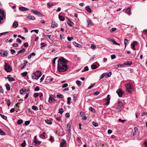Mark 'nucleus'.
I'll return each instance as SVG.
<instances>
[{"label": "nucleus", "mask_w": 147, "mask_h": 147, "mask_svg": "<svg viewBox=\"0 0 147 147\" xmlns=\"http://www.w3.org/2000/svg\"><path fill=\"white\" fill-rule=\"evenodd\" d=\"M91 67L92 69H95L97 68V65L94 64H93L91 65Z\"/></svg>", "instance_id": "obj_30"}, {"label": "nucleus", "mask_w": 147, "mask_h": 147, "mask_svg": "<svg viewBox=\"0 0 147 147\" xmlns=\"http://www.w3.org/2000/svg\"><path fill=\"white\" fill-rule=\"evenodd\" d=\"M41 142L39 141L38 140H36V142H34V143H35L36 145L37 144H40L41 143Z\"/></svg>", "instance_id": "obj_55"}, {"label": "nucleus", "mask_w": 147, "mask_h": 147, "mask_svg": "<svg viewBox=\"0 0 147 147\" xmlns=\"http://www.w3.org/2000/svg\"><path fill=\"white\" fill-rule=\"evenodd\" d=\"M50 140L51 142H53L54 141V139L53 138L52 136H51L50 139Z\"/></svg>", "instance_id": "obj_59"}, {"label": "nucleus", "mask_w": 147, "mask_h": 147, "mask_svg": "<svg viewBox=\"0 0 147 147\" xmlns=\"http://www.w3.org/2000/svg\"><path fill=\"white\" fill-rule=\"evenodd\" d=\"M111 75V72H109V73H107L106 75V76L107 77H109Z\"/></svg>", "instance_id": "obj_58"}, {"label": "nucleus", "mask_w": 147, "mask_h": 147, "mask_svg": "<svg viewBox=\"0 0 147 147\" xmlns=\"http://www.w3.org/2000/svg\"><path fill=\"white\" fill-rule=\"evenodd\" d=\"M32 109L33 110L36 111L38 110V108L37 107L34 106H33L32 107Z\"/></svg>", "instance_id": "obj_36"}, {"label": "nucleus", "mask_w": 147, "mask_h": 147, "mask_svg": "<svg viewBox=\"0 0 147 147\" xmlns=\"http://www.w3.org/2000/svg\"><path fill=\"white\" fill-rule=\"evenodd\" d=\"M36 73L34 72L33 73L32 76V78L33 79L38 80L40 76V74H39V75L37 76V77H36Z\"/></svg>", "instance_id": "obj_11"}, {"label": "nucleus", "mask_w": 147, "mask_h": 147, "mask_svg": "<svg viewBox=\"0 0 147 147\" xmlns=\"http://www.w3.org/2000/svg\"><path fill=\"white\" fill-rule=\"evenodd\" d=\"M10 51L11 52V54L12 55L14 53L16 52L13 49H11L10 50Z\"/></svg>", "instance_id": "obj_57"}, {"label": "nucleus", "mask_w": 147, "mask_h": 147, "mask_svg": "<svg viewBox=\"0 0 147 147\" xmlns=\"http://www.w3.org/2000/svg\"><path fill=\"white\" fill-rule=\"evenodd\" d=\"M24 47L26 48H27L28 47V45L27 42L25 43L24 44Z\"/></svg>", "instance_id": "obj_61"}, {"label": "nucleus", "mask_w": 147, "mask_h": 147, "mask_svg": "<svg viewBox=\"0 0 147 147\" xmlns=\"http://www.w3.org/2000/svg\"><path fill=\"white\" fill-rule=\"evenodd\" d=\"M74 45L77 47H82V46L80 45L77 43H76V42H75L74 43Z\"/></svg>", "instance_id": "obj_39"}, {"label": "nucleus", "mask_w": 147, "mask_h": 147, "mask_svg": "<svg viewBox=\"0 0 147 147\" xmlns=\"http://www.w3.org/2000/svg\"><path fill=\"white\" fill-rule=\"evenodd\" d=\"M89 109L91 111L93 112H94V111H95V110L93 108H92V107H90L89 108Z\"/></svg>", "instance_id": "obj_62"}, {"label": "nucleus", "mask_w": 147, "mask_h": 147, "mask_svg": "<svg viewBox=\"0 0 147 147\" xmlns=\"http://www.w3.org/2000/svg\"><path fill=\"white\" fill-rule=\"evenodd\" d=\"M59 20L61 21H63L65 20V18L64 17L61 16H59Z\"/></svg>", "instance_id": "obj_24"}, {"label": "nucleus", "mask_w": 147, "mask_h": 147, "mask_svg": "<svg viewBox=\"0 0 147 147\" xmlns=\"http://www.w3.org/2000/svg\"><path fill=\"white\" fill-rule=\"evenodd\" d=\"M51 26L53 28H56L57 27V24L55 21H53Z\"/></svg>", "instance_id": "obj_15"}, {"label": "nucleus", "mask_w": 147, "mask_h": 147, "mask_svg": "<svg viewBox=\"0 0 147 147\" xmlns=\"http://www.w3.org/2000/svg\"><path fill=\"white\" fill-rule=\"evenodd\" d=\"M0 115L1 117L5 120H6L7 119V117L5 115H3L1 114H0Z\"/></svg>", "instance_id": "obj_37"}, {"label": "nucleus", "mask_w": 147, "mask_h": 147, "mask_svg": "<svg viewBox=\"0 0 147 147\" xmlns=\"http://www.w3.org/2000/svg\"><path fill=\"white\" fill-rule=\"evenodd\" d=\"M5 86L6 87V89L7 91H9L10 90V85L7 83L5 84Z\"/></svg>", "instance_id": "obj_23"}, {"label": "nucleus", "mask_w": 147, "mask_h": 147, "mask_svg": "<svg viewBox=\"0 0 147 147\" xmlns=\"http://www.w3.org/2000/svg\"><path fill=\"white\" fill-rule=\"evenodd\" d=\"M26 18L30 20H34L35 19V18L34 16H32L30 15H29Z\"/></svg>", "instance_id": "obj_17"}, {"label": "nucleus", "mask_w": 147, "mask_h": 147, "mask_svg": "<svg viewBox=\"0 0 147 147\" xmlns=\"http://www.w3.org/2000/svg\"><path fill=\"white\" fill-rule=\"evenodd\" d=\"M91 47L92 48V49H95L96 48V46L94 45L93 44H91Z\"/></svg>", "instance_id": "obj_63"}, {"label": "nucleus", "mask_w": 147, "mask_h": 147, "mask_svg": "<svg viewBox=\"0 0 147 147\" xmlns=\"http://www.w3.org/2000/svg\"><path fill=\"white\" fill-rule=\"evenodd\" d=\"M57 68L58 71L60 72H64L67 70L69 67L67 65H62L61 63L58 65Z\"/></svg>", "instance_id": "obj_1"}, {"label": "nucleus", "mask_w": 147, "mask_h": 147, "mask_svg": "<svg viewBox=\"0 0 147 147\" xmlns=\"http://www.w3.org/2000/svg\"><path fill=\"white\" fill-rule=\"evenodd\" d=\"M21 146L23 147H24L26 146V142L25 140H24L23 142L21 144Z\"/></svg>", "instance_id": "obj_43"}, {"label": "nucleus", "mask_w": 147, "mask_h": 147, "mask_svg": "<svg viewBox=\"0 0 147 147\" xmlns=\"http://www.w3.org/2000/svg\"><path fill=\"white\" fill-rule=\"evenodd\" d=\"M86 9L87 11H88L90 13L92 12V10L90 8V7L88 6H87L86 7Z\"/></svg>", "instance_id": "obj_27"}, {"label": "nucleus", "mask_w": 147, "mask_h": 147, "mask_svg": "<svg viewBox=\"0 0 147 147\" xmlns=\"http://www.w3.org/2000/svg\"><path fill=\"white\" fill-rule=\"evenodd\" d=\"M5 67L4 69L7 72H10L11 71L12 69L10 65L8 63L5 62Z\"/></svg>", "instance_id": "obj_4"}, {"label": "nucleus", "mask_w": 147, "mask_h": 147, "mask_svg": "<svg viewBox=\"0 0 147 147\" xmlns=\"http://www.w3.org/2000/svg\"><path fill=\"white\" fill-rule=\"evenodd\" d=\"M0 134L1 135H5V134L4 132L2 130L0 129Z\"/></svg>", "instance_id": "obj_38"}, {"label": "nucleus", "mask_w": 147, "mask_h": 147, "mask_svg": "<svg viewBox=\"0 0 147 147\" xmlns=\"http://www.w3.org/2000/svg\"><path fill=\"white\" fill-rule=\"evenodd\" d=\"M30 123V121H25V124L26 125H28Z\"/></svg>", "instance_id": "obj_53"}, {"label": "nucleus", "mask_w": 147, "mask_h": 147, "mask_svg": "<svg viewBox=\"0 0 147 147\" xmlns=\"http://www.w3.org/2000/svg\"><path fill=\"white\" fill-rule=\"evenodd\" d=\"M19 9L21 11H27L29 10V9L24 7H19Z\"/></svg>", "instance_id": "obj_16"}, {"label": "nucleus", "mask_w": 147, "mask_h": 147, "mask_svg": "<svg viewBox=\"0 0 147 147\" xmlns=\"http://www.w3.org/2000/svg\"><path fill=\"white\" fill-rule=\"evenodd\" d=\"M138 45V43L136 42H132L131 46V48L134 50H136L135 46V45Z\"/></svg>", "instance_id": "obj_12"}, {"label": "nucleus", "mask_w": 147, "mask_h": 147, "mask_svg": "<svg viewBox=\"0 0 147 147\" xmlns=\"http://www.w3.org/2000/svg\"><path fill=\"white\" fill-rule=\"evenodd\" d=\"M25 51V49L24 48H22V49L19 51H18V54H17V55L19 53H24Z\"/></svg>", "instance_id": "obj_26"}, {"label": "nucleus", "mask_w": 147, "mask_h": 147, "mask_svg": "<svg viewBox=\"0 0 147 147\" xmlns=\"http://www.w3.org/2000/svg\"><path fill=\"white\" fill-rule=\"evenodd\" d=\"M116 30V28H112L110 30V32H112L115 31Z\"/></svg>", "instance_id": "obj_47"}, {"label": "nucleus", "mask_w": 147, "mask_h": 147, "mask_svg": "<svg viewBox=\"0 0 147 147\" xmlns=\"http://www.w3.org/2000/svg\"><path fill=\"white\" fill-rule=\"evenodd\" d=\"M35 53L33 52L31 53L28 56V59H30L32 56H35Z\"/></svg>", "instance_id": "obj_29"}, {"label": "nucleus", "mask_w": 147, "mask_h": 147, "mask_svg": "<svg viewBox=\"0 0 147 147\" xmlns=\"http://www.w3.org/2000/svg\"><path fill=\"white\" fill-rule=\"evenodd\" d=\"M110 99V95H108L107 97V99H106V100L107 101V102H106V105H108L109 103V100Z\"/></svg>", "instance_id": "obj_21"}, {"label": "nucleus", "mask_w": 147, "mask_h": 147, "mask_svg": "<svg viewBox=\"0 0 147 147\" xmlns=\"http://www.w3.org/2000/svg\"><path fill=\"white\" fill-rule=\"evenodd\" d=\"M132 64V62L130 61H127L124 64L126 65H131Z\"/></svg>", "instance_id": "obj_25"}, {"label": "nucleus", "mask_w": 147, "mask_h": 147, "mask_svg": "<svg viewBox=\"0 0 147 147\" xmlns=\"http://www.w3.org/2000/svg\"><path fill=\"white\" fill-rule=\"evenodd\" d=\"M64 111L63 109H59V113H60L61 114H62V113Z\"/></svg>", "instance_id": "obj_44"}, {"label": "nucleus", "mask_w": 147, "mask_h": 147, "mask_svg": "<svg viewBox=\"0 0 147 147\" xmlns=\"http://www.w3.org/2000/svg\"><path fill=\"white\" fill-rule=\"evenodd\" d=\"M73 100L75 102L76 101V98L77 97V95L76 94H74L73 95Z\"/></svg>", "instance_id": "obj_40"}, {"label": "nucleus", "mask_w": 147, "mask_h": 147, "mask_svg": "<svg viewBox=\"0 0 147 147\" xmlns=\"http://www.w3.org/2000/svg\"><path fill=\"white\" fill-rule=\"evenodd\" d=\"M5 18V16L4 15V11L0 9V23H1V21L3 20Z\"/></svg>", "instance_id": "obj_5"}, {"label": "nucleus", "mask_w": 147, "mask_h": 147, "mask_svg": "<svg viewBox=\"0 0 147 147\" xmlns=\"http://www.w3.org/2000/svg\"><path fill=\"white\" fill-rule=\"evenodd\" d=\"M57 97L58 98H63V96L61 94H58L57 95Z\"/></svg>", "instance_id": "obj_48"}, {"label": "nucleus", "mask_w": 147, "mask_h": 147, "mask_svg": "<svg viewBox=\"0 0 147 147\" xmlns=\"http://www.w3.org/2000/svg\"><path fill=\"white\" fill-rule=\"evenodd\" d=\"M124 42L125 46V48H126V46L129 42V40H128L127 39H125L124 40Z\"/></svg>", "instance_id": "obj_20"}, {"label": "nucleus", "mask_w": 147, "mask_h": 147, "mask_svg": "<svg viewBox=\"0 0 147 147\" xmlns=\"http://www.w3.org/2000/svg\"><path fill=\"white\" fill-rule=\"evenodd\" d=\"M10 76V75H8L7 76V77H5V78L8 79V81L10 82L14 81L15 79L14 78L9 77Z\"/></svg>", "instance_id": "obj_13"}, {"label": "nucleus", "mask_w": 147, "mask_h": 147, "mask_svg": "<svg viewBox=\"0 0 147 147\" xmlns=\"http://www.w3.org/2000/svg\"><path fill=\"white\" fill-rule=\"evenodd\" d=\"M123 103L122 102L119 101L117 104V109H119L122 106Z\"/></svg>", "instance_id": "obj_14"}, {"label": "nucleus", "mask_w": 147, "mask_h": 147, "mask_svg": "<svg viewBox=\"0 0 147 147\" xmlns=\"http://www.w3.org/2000/svg\"><path fill=\"white\" fill-rule=\"evenodd\" d=\"M143 144L145 146V147H147V142L146 141H145Z\"/></svg>", "instance_id": "obj_64"}, {"label": "nucleus", "mask_w": 147, "mask_h": 147, "mask_svg": "<svg viewBox=\"0 0 147 147\" xmlns=\"http://www.w3.org/2000/svg\"><path fill=\"white\" fill-rule=\"evenodd\" d=\"M95 83H94V84H92L91 85L88 87V89H90L92 87H93V86H94Z\"/></svg>", "instance_id": "obj_54"}, {"label": "nucleus", "mask_w": 147, "mask_h": 147, "mask_svg": "<svg viewBox=\"0 0 147 147\" xmlns=\"http://www.w3.org/2000/svg\"><path fill=\"white\" fill-rule=\"evenodd\" d=\"M34 73H36V77H37V76L39 75V74L40 75V76H41L42 74H41V72L40 71H36V72H34Z\"/></svg>", "instance_id": "obj_32"}, {"label": "nucleus", "mask_w": 147, "mask_h": 147, "mask_svg": "<svg viewBox=\"0 0 147 147\" xmlns=\"http://www.w3.org/2000/svg\"><path fill=\"white\" fill-rule=\"evenodd\" d=\"M72 123L71 122H69L67 124V127L68 128V129H71V128Z\"/></svg>", "instance_id": "obj_19"}, {"label": "nucleus", "mask_w": 147, "mask_h": 147, "mask_svg": "<svg viewBox=\"0 0 147 147\" xmlns=\"http://www.w3.org/2000/svg\"><path fill=\"white\" fill-rule=\"evenodd\" d=\"M39 95V94L37 93H34V96L35 98L37 97Z\"/></svg>", "instance_id": "obj_50"}, {"label": "nucleus", "mask_w": 147, "mask_h": 147, "mask_svg": "<svg viewBox=\"0 0 147 147\" xmlns=\"http://www.w3.org/2000/svg\"><path fill=\"white\" fill-rule=\"evenodd\" d=\"M45 121L48 124H50L51 123V121L48 120H46Z\"/></svg>", "instance_id": "obj_49"}, {"label": "nucleus", "mask_w": 147, "mask_h": 147, "mask_svg": "<svg viewBox=\"0 0 147 147\" xmlns=\"http://www.w3.org/2000/svg\"><path fill=\"white\" fill-rule=\"evenodd\" d=\"M31 11L35 15H38L39 16H42V14L40 12H38L36 10L32 9Z\"/></svg>", "instance_id": "obj_9"}, {"label": "nucleus", "mask_w": 147, "mask_h": 147, "mask_svg": "<svg viewBox=\"0 0 147 147\" xmlns=\"http://www.w3.org/2000/svg\"><path fill=\"white\" fill-rule=\"evenodd\" d=\"M56 100L53 94L50 95L49 97V102L50 103H52L55 102Z\"/></svg>", "instance_id": "obj_6"}, {"label": "nucleus", "mask_w": 147, "mask_h": 147, "mask_svg": "<svg viewBox=\"0 0 147 147\" xmlns=\"http://www.w3.org/2000/svg\"><path fill=\"white\" fill-rule=\"evenodd\" d=\"M110 41H111L112 42H113V44H114L115 45H120V44L117 43L113 39H111L110 40Z\"/></svg>", "instance_id": "obj_28"}, {"label": "nucleus", "mask_w": 147, "mask_h": 147, "mask_svg": "<svg viewBox=\"0 0 147 147\" xmlns=\"http://www.w3.org/2000/svg\"><path fill=\"white\" fill-rule=\"evenodd\" d=\"M87 22L88 23V26H91L93 24L92 22L90 20H87Z\"/></svg>", "instance_id": "obj_18"}, {"label": "nucleus", "mask_w": 147, "mask_h": 147, "mask_svg": "<svg viewBox=\"0 0 147 147\" xmlns=\"http://www.w3.org/2000/svg\"><path fill=\"white\" fill-rule=\"evenodd\" d=\"M126 91L129 93L133 91V86L130 83L127 84L125 85Z\"/></svg>", "instance_id": "obj_2"}, {"label": "nucleus", "mask_w": 147, "mask_h": 147, "mask_svg": "<svg viewBox=\"0 0 147 147\" xmlns=\"http://www.w3.org/2000/svg\"><path fill=\"white\" fill-rule=\"evenodd\" d=\"M53 5L52 3H48L47 4V6L49 7H51Z\"/></svg>", "instance_id": "obj_42"}, {"label": "nucleus", "mask_w": 147, "mask_h": 147, "mask_svg": "<svg viewBox=\"0 0 147 147\" xmlns=\"http://www.w3.org/2000/svg\"><path fill=\"white\" fill-rule=\"evenodd\" d=\"M92 124L95 127H96L98 126V124L97 123H95V122L93 121L92 123Z\"/></svg>", "instance_id": "obj_45"}, {"label": "nucleus", "mask_w": 147, "mask_h": 147, "mask_svg": "<svg viewBox=\"0 0 147 147\" xmlns=\"http://www.w3.org/2000/svg\"><path fill=\"white\" fill-rule=\"evenodd\" d=\"M67 146V143L65 140H63L60 144L59 147H65Z\"/></svg>", "instance_id": "obj_8"}, {"label": "nucleus", "mask_w": 147, "mask_h": 147, "mask_svg": "<svg viewBox=\"0 0 147 147\" xmlns=\"http://www.w3.org/2000/svg\"><path fill=\"white\" fill-rule=\"evenodd\" d=\"M68 63V61L67 60L63 58H60L58 60V65H59L60 63L62 65H64V64L67 65Z\"/></svg>", "instance_id": "obj_3"}, {"label": "nucleus", "mask_w": 147, "mask_h": 147, "mask_svg": "<svg viewBox=\"0 0 147 147\" xmlns=\"http://www.w3.org/2000/svg\"><path fill=\"white\" fill-rule=\"evenodd\" d=\"M71 21L70 20H68L67 22V23L70 26H72V25L71 24Z\"/></svg>", "instance_id": "obj_52"}, {"label": "nucleus", "mask_w": 147, "mask_h": 147, "mask_svg": "<svg viewBox=\"0 0 147 147\" xmlns=\"http://www.w3.org/2000/svg\"><path fill=\"white\" fill-rule=\"evenodd\" d=\"M116 93L118 94L119 96L121 97L122 96V95L123 94V92L122 91L121 89L119 88L116 91Z\"/></svg>", "instance_id": "obj_7"}, {"label": "nucleus", "mask_w": 147, "mask_h": 147, "mask_svg": "<svg viewBox=\"0 0 147 147\" xmlns=\"http://www.w3.org/2000/svg\"><path fill=\"white\" fill-rule=\"evenodd\" d=\"M123 11L125 12L126 13L128 14L129 15H130L131 13L130 10V8L128 7L127 8L124 9L123 10Z\"/></svg>", "instance_id": "obj_10"}, {"label": "nucleus", "mask_w": 147, "mask_h": 147, "mask_svg": "<svg viewBox=\"0 0 147 147\" xmlns=\"http://www.w3.org/2000/svg\"><path fill=\"white\" fill-rule=\"evenodd\" d=\"M45 133L43 132V133L40 136V137L42 139H44L45 137Z\"/></svg>", "instance_id": "obj_33"}, {"label": "nucleus", "mask_w": 147, "mask_h": 147, "mask_svg": "<svg viewBox=\"0 0 147 147\" xmlns=\"http://www.w3.org/2000/svg\"><path fill=\"white\" fill-rule=\"evenodd\" d=\"M47 44L43 42H42L40 44V45H41V46L40 47V48L41 49H42L43 48V47L45 46Z\"/></svg>", "instance_id": "obj_34"}, {"label": "nucleus", "mask_w": 147, "mask_h": 147, "mask_svg": "<svg viewBox=\"0 0 147 147\" xmlns=\"http://www.w3.org/2000/svg\"><path fill=\"white\" fill-rule=\"evenodd\" d=\"M18 26V23L17 22H15L13 24V27L14 28H16Z\"/></svg>", "instance_id": "obj_22"}, {"label": "nucleus", "mask_w": 147, "mask_h": 147, "mask_svg": "<svg viewBox=\"0 0 147 147\" xmlns=\"http://www.w3.org/2000/svg\"><path fill=\"white\" fill-rule=\"evenodd\" d=\"M22 74V75L23 76H26V75H27V72H24L22 73L21 74Z\"/></svg>", "instance_id": "obj_51"}, {"label": "nucleus", "mask_w": 147, "mask_h": 147, "mask_svg": "<svg viewBox=\"0 0 147 147\" xmlns=\"http://www.w3.org/2000/svg\"><path fill=\"white\" fill-rule=\"evenodd\" d=\"M8 54L7 52L6 51H5L3 53L1 54V56L2 57H5L7 56V55Z\"/></svg>", "instance_id": "obj_31"}, {"label": "nucleus", "mask_w": 147, "mask_h": 147, "mask_svg": "<svg viewBox=\"0 0 147 147\" xmlns=\"http://www.w3.org/2000/svg\"><path fill=\"white\" fill-rule=\"evenodd\" d=\"M23 122V121L22 119H19L17 121V123L19 124L20 125Z\"/></svg>", "instance_id": "obj_35"}, {"label": "nucleus", "mask_w": 147, "mask_h": 147, "mask_svg": "<svg viewBox=\"0 0 147 147\" xmlns=\"http://www.w3.org/2000/svg\"><path fill=\"white\" fill-rule=\"evenodd\" d=\"M57 58L58 57H56L53 59L52 61V63L53 65H54L55 64L56 60Z\"/></svg>", "instance_id": "obj_41"}, {"label": "nucleus", "mask_w": 147, "mask_h": 147, "mask_svg": "<svg viewBox=\"0 0 147 147\" xmlns=\"http://www.w3.org/2000/svg\"><path fill=\"white\" fill-rule=\"evenodd\" d=\"M81 82L79 80H77L76 82V83L79 86H80L81 85Z\"/></svg>", "instance_id": "obj_46"}, {"label": "nucleus", "mask_w": 147, "mask_h": 147, "mask_svg": "<svg viewBox=\"0 0 147 147\" xmlns=\"http://www.w3.org/2000/svg\"><path fill=\"white\" fill-rule=\"evenodd\" d=\"M39 89V87L38 86H37L34 89V90L35 91H38Z\"/></svg>", "instance_id": "obj_56"}, {"label": "nucleus", "mask_w": 147, "mask_h": 147, "mask_svg": "<svg viewBox=\"0 0 147 147\" xmlns=\"http://www.w3.org/2000/svg\"><path fill=\"white\" fill-rule=\"evenodd\" d=\"M73 39V37H67V39L69 41H70L72 40Z\"/></svg>", "instance_id": "obj_60"}]
</instances>
